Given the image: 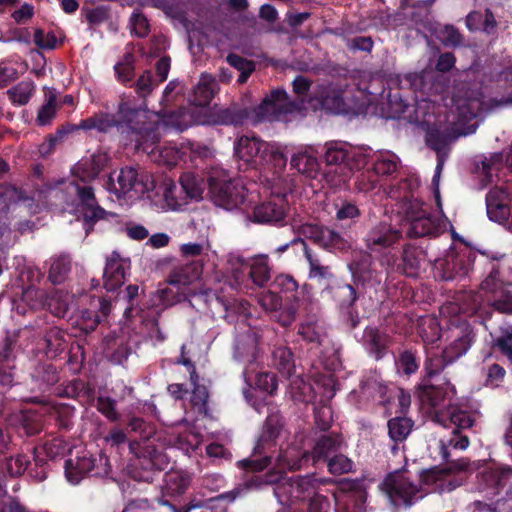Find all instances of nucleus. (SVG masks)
<instances>
[{"label":"nucleus","instance_id":"f257e3e1","mask_svg":"<svg viewBox=\"0 0 512 512\" xmlns=\"http://www.w3.org/2000/svg\"><path fill=\"white\" fill-rule=\"evenodd\" d=\"M503 258L504 255L476 252L461 241L435 260L434 271L441 281H459L469 275L474 264L489 266V275L481 283L486 301L499 312L512 313V268Z\"/></svg>","mask_w":512,"mask_h":512},{"label":"nucleus","instance_id":"f03ea898","mask_svg":"<svg viewBox=\"0 0 512 512\" xmlns=\"http://www.w3.org/2000/svg\"><path fill=\"white\" fill-rule=\"evenodd\" d=\"M159 128L160 123L151 120L145 108L136 105L123 95L120 97L114 113L98 112L82 119L79 124L65 123L58 127L52 135L61 143L67 135L80 129L96 130L102 134L116 129L124 140L135 142L138 148L142 147L146 150L159 142Z\"/></svg>","mask_w":512,"mask_h":512},{"label":"nucleus","instance_id":"7ed1b4c3","mask_svg":"<svg viewBox=\"0 0 512 512\" xmlns=\"http://www.w3.org/2000/svg\"><path fill=\"white\" fill-rule=\"evenodd\" d=\"M453 362L446 357L444 351L441 354L428 352L423 365L420 382L416 387V394L423 405L431 408L446 406V400L451 399L454 387L449 380L442 375L444 369Z\"/></svg>","mask_w":512,"mask_h":512},{"label":"nucleus","instance_id":"20e7f679","mask_svg":"<svg viewBox=\"0 0 512 512\" xmlns=\"http://www.w3.org/2000/svg\"><path fill=\"white\" fill-rule=\"evenodd\" d=\"M78 201L77 211L82 217L83 229L86 235L94 231L98 222L118 223L119 215L102 208L95 196L94 188L90 185H81L77 181L71 183Z\"/></svg>","mask_w":512,"mask_h":512},{"label":"nucleus","instance_id":"39448f33","mask_svg":"<svg viewBox=\"0 0 512 512\" xmlns=\"http://www.w3.org/2000/svg\"><path fill=\"white\" fill-rule=\"evenodd\" d=\"M301 107L302 102L291 100L284 89H275L251 109V122L255 125L265 121H283L289 114L300 111Z\"/></svg>","mask_w":512,"mask_h":512},{"label":"nucleus","instance_id":"423d86ee","mask_svg":"<svg viewBox=\"0 0 512 512\" xmlns=\"http://www.w3.org/2000/svg\"><path fill=\"white\" fill-rule=\"evenodd\" d=\"M308 461V455L296 453L294 449L281 451L275 459V465L265 474H253L245 480L248 489H262L269 485L279 484L286 470L296 471Z\"/></svg>","mask_w":512,"mask_h":512},{"label":"nucleus","instance_id":"0eeeda50","mask_svg":"<svg viewBox=\"0 0 512 512\" xmlns=\"http://www.w3.org/2000/svg\"><path fill=\"white\" fill-rule=\"evenodd\" d=\"M380 487L396 508H410L423 497L420 486L413 483L402 471L389 473Z\"/></svg>","mask_w":512,"mask_h":512},{"label":"nucleus","instance_id":"6e6552de","mask_svg":"<svg viewBox=\"0 0 512 512\" xmlns=\"http://www.w3.org/2000/svg\"><path fill=\"white\" fill-rule=\"evenodd\" d=\"M371 149L354 147L346 142H329L323 148V159L328 166H343L360 170L369 162Z\"/></svg>","mask_w":512,"mask_h":512},{"label":"nucleus","instance_id":"1a4fd4ad","mask_svg":"<svg viewBox=\"0 0 512 512\" xmlns=\"http://www.w3.org/2000/svg\"><path fill=\"white\" fill-rule=\"evenodd\" d=\"M108 186L118 199L126 196L140 198L154 189V181L148 174L139 175L135 168L124 167L119 171L116 182L112 176L109 177Z\"/></svg>","mask_w":512,"mask_h":512},{"label":"nucleus","instance_id":"9d476101","mask_svg":"<svg viewBox=\"0 0 512 512\" xmlns=\"http://www.w3.org/2000/svg\"><path fill=\"white\" fill-rule=\"evenodd\" d=\"M64 469L67 480L72 484H78L85 476L106 477L111 471L105 454L93 456L88 452H83L75 460H66Z\"/></svg>","mask_w":512,"mask_h":512},{"label":"nucleus","instance_id":"9b49d317","mask_svg":"<svg viewBox=\"0 0 512 512\" xmlns=\"http://www.w3.org/2000/svg\"><path fill=\"white\" fill-rule=\"evenodd\" d=\"M209 194L215 205L226 210H234L245 203L247 189L238 179L210 177Z\"/></svg>","mask_w":512,"mask_h":512},{"label":"nucleus","instance_id":"f8f14e48","mask_svg":"<svg viewBox=\"0 0 512 512\" xmlns=\"http://www.w3.org/2000/svg\"><path fill=\"white\" fill-rule=\"evenodd\" d=\"M406 218L409 221L407 235L411 238L437 237L443 232L440 221L433 216L424 203L414 199L406 205Z\"/></svg>","mask_w":512,"mask_h":512},{"label":"nucleus","instance_id":"ddd939ff","mask_svg":"<svg viewBox=\"0 0 512 512\" xmlns=\"http://www.w3.org/2000/svg\"><path fill=\"white\" fill-rule=\"evenodd\" d=\"M298 231L305 239L330 253H344L351 247L350 242L339 232L322 224L304 223Z\"/></svg>","mask_w":512,"mask_h":512},{"label":"nucleus","instance_id":"4468645a","mask_svg":"<svg viewBox=\"0 0 512 512\" xmlns=\"http://www.w3.org/2000/svg\"><path fill=\"white\" fill-rule=\"evenodd\" d=\"M164 487L162 490V496L158 499L161 505L168 506L171 512H189L194 508H201L203 502L201 500H191L188 504L177 507L175 503H172L166 497H179L183 495L191 483L190 476L183 471H169L164 476Z\"/></svg>","mask_w":512,"mask_h":512},{"label":"nucleus","instance_id":"2eb2a0df","mask_svg":"<svg viewBox=\"0 0 512 512\" xmlns=\"http://www.w3.org/2000/svg\"><path fill=\"white\" fill-rule=\"evenodd\" d=\"M424 259L425 251L422 248L407 244L403 247L400 259L395 254L382 255L380 264L386 267L388 273L397 272L407 277H417Z\"/></svg>","mask_w":512,"mask_h":512},{"label":"nucleus","instance_id":"dca6fc26","mask_svg":"<svg viewBox=\"0 0 512 512\" xmlns=\"http://www.w3.org/2000/svg\"><path fill=\"white\" fill-rule=\"evenodd\" d=\"M450 328L453 340L443 351L446 357L453 363L465 355L472 345L476 342L477 333L474 327L466 320L460 318L451 321Z\"/></svg>","mask_w":512,"mask_h":512},{"label":"nucleus","instance_id":"f3484780","mask_svg":"<svg viewBox=\"0 0 512 512\" xmlns=\"http://www.w3.org/2000/svg\"><path fill=\"white\" fill-rule=\"evenodd\" d=\"M355 285L362 287H376L382 282L381 272L375 269L372 255L369 252L359 251L353 254L348 263Z\"/></svg>","mask_w":512,"mask_h":512},{"label":"nucleus","instance_id":"a211bd4d","mask_svg":"<svg viewBox=\"0 0 512 512\" xmlns=\"http://www.w3.org/2000/svg\"><path fill=\"white\" fill-rule=\"evenodd\" d=\"M288 207L284 198L270 199L254 206L247 218L257 224L284 226Z\"/></svg>","mask_w":512,"mask_h":512},{"label":"nucleus","instance_id":"6ab92c4d","mask_svg":"<svg viewBox=\"0 0 512 512\" xmlns=\"http://www.w3.org/2000/svg\"><path fill=\"white\" fill-rule=\"evenodd\" d=\"M17 340L6 335L0 342V390H10L16 384Z\"/></svg>","mask_w":512,"mask_h":512},{"label":"nucleus","instance_id":"aec40b11","mask_svg":"<svg viewBox=\"0 0 512 512\" xmlns=\"http://www.w3.org/2000/svg\"><path fill=\"white\" fill-rule=\"evenodd\" d=\"M282 483L278 484L275 493L277 495H286L287 501H304L309 499L316 490V480L313 476H292L283 478Z\"/></svg>","mask_w":512,"mask_h":512},{"label":"nucleus","instance_id":"412c9836","mask_svg":"<svg viewBox=\"0 0 512 512\" xmlns=\"http://www.w3.org/2000/svg\"><path fill=\"white\" fill-rule=\"evenodd\" d=\"M366 353L374 360H382L393 343V338L379 326L369 325L359 340Z\"/></svg>","mask_w":512,"mask_h":512},{"label":"nucleus","instance_id":"4be33fe9","mask_svg":"<svg viewBox=\"0 0 512 512\" xmlns=\"http://www.w3.org/2000/svg\"><path fill=\"white\" fill-rule=\"evenodd\" d=\"M293 449L296 451V453L308 455V461L303 464V466H305L310 461V459H312L314 463H319L320 461H328L340 451H344L346 449V443L340 433L332 432L321 435L316 440L311 453L302 452L295 448Z\"/></svg>","mask_w":512,"mask_h":512},{"label":"nucleus","instance_id":"5701e85b","mask_svg":"<svg viewBox=\"0 0 512 512\" xmlns=\"http://www.w3.org/2000/svg\"><path fill=\"white\" fill-rule=\"evenodd\" d=\"M402 238V232L390 224L380 223L373 227L365 237V245L373 253L388 250L386 255H392L391 249Z\"/></svg>","mask_w":512,"mask_h":512},{"label":"nucleus","instance_id":"b1692460","mask_svg":"<svg viewBox=\"0 0 512 512\" xmlns=\"http://www.w3.org/2000/svg\"><path fill=\"white\" fill-rule=\"evenodd\" d=\"M235 155L246 164H258L267 159L269 144L256 136H241L234 147Z\"/></svg>","mask_w":512,"mask_h":512},{"label":"nucleus","instance_id":"393cba45","mask_svg":"<svg viewBox=\"0 0 512 512\" xmlns=\"http://www.w3.org/2000/svg\"><path fill=\"white\" fill-rule=\"evenodd\" d=\"M238 262L241 264V268L233 270V276L237 283L244 281V270H247L252 282L259 287L265 286L270 280L271 268L268 256L260 255L254 258L251 264L246 263L242 258H238Z\"/></svg>","mask_w":512,"mask_h":512},{"label":"nucleus","instance_id":"a878e982","mask_svg":"<svg viewBox=\"0 0 512 512\" xmlns=\"http://www.w3.org/2000/svg\"><path fill=\"white\" fill-rule=\"evenodd\" d=\"M485 200L488 218L505 227L511 211L508 192L495 186L488 191Z\"/></svg>","mask_w":512,"mask_h":512},{"label":"nucleus","instance_id":"bb28decb","mask_svg":"<svg viewBox=\"0 0 512 512\" xmlns=\"http://www.w3.org/2000/svg\"><path fill=\"white\" fill-rule=\"evenodd\" d=\"M90 308L83 309L77 320L78 327L85 333L94 331L102 319L106 318L111 312L110 300L98 297L91 301Z\"/></svg>","mask_w":512,"mask_h":512},{"label":"nucleus","instance_id":"cd10ccee","mask_svg":"<svg viewBox=\"0 0 512 512\" xmlns=\"http://www.w3.org/2000/svg\"><path fill=\"white\" fill-rule=\"evenodd\" d=\"M283 428V422L278 414H271L266 418L262 432L255 444V452L275 453L277 439Z\"/></svg>","mask_w":512,"mask_h":512},{"label":"nucleus","instance_id":"c85d7f7f","mask_svg":"<svg viewBox=\"0 0 512 512\" xmlns=\"http://www.w3.org/2000/svg\"><path fill=\"white\" fill-rule=\"evenodd\" d=\"M56 391L58 396L74 399L82 406H90L95 401V387L80 378L73 379L66 385L57 387Z\"/></svg>","mask_w":512,"mask_h":512},{"label":"nucleus","instance_id":"c756f323","mask_svg":"<svg viewBox=\"0 0 512 512\" xmlns=\"http://www.w3.org/2000/svg\"><path fill=\"white\" fill-rule=\"evenodd\" d=\"M107 162L106 154H93L90 158L78 162L72 169V173L80 182L87 184L99 176Z\"/></svg>","mask_w":512,"mask_h":512},{"label":"nucleus","instance_id":"7c9ffc66","mask_svg":"<svg viewBox=\"0 0 512 512\" xmlns=\"http://www.w3.org/2000/svg\"><path fill=\"white\" fill-rule=\"evenodd\" d=\"M44 414L36 409L22 410L17 417V433L21 438H33L44 429Z\"/></svg>","mask_w":512,"mask_h":512},{"label":"nucleus","instance_id":"2f4dec72","mask_svg":"<svg viewBox=\"0 0 512 512\" xmlns=\"http://www.w3.org/2000/svg\"><path fill=\"white\" fill-rule=\"evenodd\" d=\"M457 312L465 317L481 316L486 311L485 299L480 291H464L457 298Z\"/></svg>","mask_w":512,"mask_h":512},{"label":"nucleus","instance_id":"473e14b6","mask_svg":"<svg viewBox=\"0 0 512 512\" xmlns=\"http://www.w3.org/2000/svg\"><path fill=\"white\" fill-rule=\"evenodd\" d=\"M247 120H251V109L231 104L229 107L219 109L212 114V121L217 125H243Z\"/></svg>","mask_w":512,"mask_h":512},{"label":"nucleus","instance_id":"72a5a7b5","mask_svg":"<svg viewBox=\"0 0 512 512\" xmlns=\"http://www.w3.org/2000/svg\"><path fill=\"white\" fill-rule=\"evenodd\" d=\"M218 90L216 79L209 74H202L200 80L193 90L191 103L198 107L208 106Z\"/></svg>","mask_w":512,"mask_h":512},{"label":"nucleus","instance_id":"f704fd0d","mask_svg":"<svg viewBox=\"0 0 512 512\" xmlns=\"http://www.w3.org/2000/svg\"><path fill=\"white\" fill-rule=\"evenodd\" d=\"M413 426V420L405 416H396L388 420V435L394 443L391 448L394 455L397 454L399 450L398 444L407 439L413 429Z\"/></svg>","mask_w":512,"mask_h":512},{"label":"nucleus","instance_id":"c9c22d12","mask_svg":"<svg viewBox=\"0 0 512 512\" xmlns=\"http://www.w3.org/2000/svg\"><path fill=\"white\" fill-rule=\"evenodd\" d=\"M290 166L298 173L309 178H315L319 171V161L311 150H299L292 154Z\"/></svg>","mask_w":512,"mask_h":512},{"label":"nucleus","instance_id":"e433bc0d","mask_svg":"<svg viewBox=\"0 0 512 512\" xmlns=\"http://www.w3.org/2000/svg\"><path fill=\"white\" fill-rule=\"evenodd\" d=\"M103 286L107 291H116L125 281V270L123 263L118 259V254L107 260L103 271Z\"/></svg>","mask_w":512,"mask_h":512},{"label":"nucleus","instance_id":"4c0bfd02","mask_svg":"<svg viewBox=\"0 0 512 512\" xmlns=\"http://www.w3.org/2000/svg\"><path fill=\"white\" fill-rule=\"evenodd\" d=\"M467 29L470 32L482 31L488 35L493 34L497 27V21L491 9L481 11H471L465 20Z\"/></svg>","mask_w":512,"mask_h":512},{"label":"nucleus","instance_id":"58836bf2","mask_svg":"<svg viewBox=\"0 0 512 512\" xmlns=\"http://www.w3.org/2000/svg\"><path fill=\"white\" fill-rule=\"evenodd\" d=\"M59 380L60 371L51 363H39L32 373V381L42 392L49 391Z\"/></svg>","mask_w":512,"mask_h":512},{"label":"nucleus","instance_id":"ea45409f","mask_svg":"<svg viewBox=\"0 0 512 512\" xmlns=\"http://www.w3.org/2000/svg\"><path fill=\"white\" fill-rule=\"evenodd\" d=\"M45 353L48 358H57L66 351L69 344L67 334L60 328L50 327L44 334Z\"/></svg>","mask_w":512,"mask_h":512},{"label":"nucleus","instance_id":"a19ab883","mask_svg":"<svg viewBox=\"0 0 512 512\" xmlns=\"http://www.w3.org/2000/svg\"><path fill=\"white\" fill-rule=\"evenodd\" d=\"M169 465L167 455L152 446L143 448L141 455L138 456L137 466L146 471H163Z\"/></svg>","mask_w":512,"mask_h":512},{"label":"nucleus","instance_id":"79ce46f5","mask_svg":"<svg viewBox=\"0 0 512 512\" xmlns=\"http://www.w3.org/2000/svg\"><path fill=\"white\" fill-rule=\"evenodd\" d=\"M478 477L481 484L496 490V493H498L512 478V468H488L482 471Z\"/></svg>","mask_w":512,"mask_h":512},{"label":"nucleus","instance_id":"37998d69","mask_svg":"<svg viewBox=\"0 0 512 512\" xmlns=\"http://www.w3.org/2000/svg\"><path fill=\"white\" fill-rule=\"evenodd\" d=\"M188 297L189 293L187 291L176 288L175 285L168 284L166 288L157 290V300L153 302L152 308L161 309L162 313L165 308L186 301Z\"/></svg>","mask_w":512,"mask_h":512},{"label":"nucleus","instance_id":"c03bdc74","mask_svg":"<svg viewBox=\"0 0 512 512\" xmlns=\"http://www.w3.org/2000/svg\"><path fill=\"white\" fill-rule=\"evenodd\" d=\"M274 454L275 453H256L254 447L251 456L239 460L237 467L246 473H260L271 467Z\"/></svg>","mask_w":512,"mask_h":512},{"label":"nucleus","instance_id":"a18cd8bd","mask_svg":"<svg viewBox=\"0 0 512 512\" xmlns=\"http://www.w3.org/2000/svg\"><path fill=\"white\" fill-rule=\"evenodd\" d=\"M270 286L274 289V292L279 293L285 301L289 303L298 301V283L291 275H277Z\"/></svg>","mask_w":512,"mask_h":512},{"label":"nucleus","instance_id":"49530a36","mask_svg":"<svg viewBox=\"0 0 512 512\" xmlns=\"http://www.w3.org/2000/svg\"><path fill=\"white\" fill-rule=\"evenodd\" d=\"M272 361L278 372L289 378L295 371L294 355L287 346H277L272 351Z\"/></svg>","mask_w":512,"mask_h":512},{"label":"nucleus","instance_id":"de8ad7c7","mask_svg":"<svg viewBox=\"0 0 512 512\" xmlns=\"http://www.w3.org/2000/svg\"><path fill=\"white\" fill-rule=\"evenodd\" d=\"M199 273L191 266H185L174 269L169 277L168 284L175 285L176 288L185 290L191 295L190 285L198 279Z\"/></svg>","mask_w":512,"mask_h":512},{"label":"nucleus","instance_id":"09e8293b","mask_svg":"<svg viewBox=\"0 0 512 512\" xmlns=\"http://www.w3.org/2000/svg\"><path fill=\"white\" fill-rule=\"evenodd\" d=\"M125 428L128 435L143 441L149 440L156 432L154 424L142 417L136 416H132L127 420Z\"/></svg>","mask_w":512,"mask_h":512},{"label":"nucleus","instance_id":"8fccbe9b","mask_svg":"<svg viewBox=\"0 0 512 512\" xmlns=\"http://www.w3.org/2000/svg\"><path fill=\"white\" fill-rule=\"evenodd\" d=\"M70 270L71 261L67 255L53 257L51 258L48 279L54 285L61 284L66 280Z\"/></svg>","mask_w":512,"mask_h":512},{"label":"nucleus","instance_id":"3c124183","mask_svg":"<svg viewBox=\"0 0 512 512\" xmlns=\"http://www.w3.org/2000/svg\"><path fill=\"white\" fill-rule=\"evenodd\" d=\"M399 166V159L394 153L379 154L372 162V171L379 178L395 173Z\"/></svg>","mask_w":512,"mask_h":512},{"label":"nucleus","instance_id":"603ef678","mask_svg":"<svg viewBox=\"0 0 512 512\" xmlns=\"http://www.w3.org/2000/svg\"><path fill=\"white\" fill-rule=\"evenodd\" d=\"M34 92L32 81H21L6 91V94L14 106L26 105Z\"/></svg>","mask_w":512,"mask_h":512},{"label":"nucleus","instance_id":"864d4df0","mask_svg":"<svg viewBox=\"0 0 512 512\" xmlns=\"http://www.w3.org/2000/svg\"><path fill=\"white\" fill-rule=\"evenodd\" d=\"M483 374L485 377L484 386L495 389L501 387L505 382L506 370L498 363L484 362Z\"/></svg>","mask_w":512,"mask_h":512},{"label":"nucleus","instance_id":"5fc2aeb1","mask_svg":"<svg viewBox=\"0 0 512 512\" xmlns=\"http://www.w3.org/2000/svg\"><path fill=\"white\" fill-rule=\"evenodd\" d=\"M298 334L308 343L320 345L325 336V329L316 320H307L299 325Z\"/></svg>","mask_w":512,"mask_h":512},{"label":"nucleus","instance_id":"6e6d98bb","mask_svg":"<svg viewBox=\"0 0 512 512\" xmlns=\"http://www.w3.org/2000/svg\"><path fill=\"white\" fill-rule=\"evenodd\" d=\"M396 365L405 375L415 374L420 367V357L415 348H407L399 353Z\"/></svg>","mask_w":512,"mask_h":512},{"label":"nucleus","instance_id":"4d7b16f0","mask_svg":"<svg viewBox=\"0 0 512 512\" xmlns=\"http://www.w3.org/2000/svg\"><path fill=\"white\" fill-rule=\"evenodd\" d=\"M492 347L512 364V326L499 328L498 333L493 336Z\"/></svg>","mask_w":512,"mask_h":512},{"label":"nucleus","instance_id":"13d9d810","mask_svg":"<svg viewBox=\"0 0 512 512\" xmlns=\"http://www.w3.org/2000/svg\"><path fill=\"white\" fill-rule=\"evenodd\" d=\"M161 316V309L149 308L145 313L141 314L139 318L145 323L149 335L155 338L158 342H163L166 335L162 332L159 326V318Z\"/></svg>","mask_w":512,"mask_h":512},{"label":"nucleus","instance_id":"bf43d9fd","mask_svg":"<svg viewBox=\"0 0 512 512\" xmlns=\"http://www.w3.org/2000/svg\"><path fill=\"white\" fill-rule=\"evenodd\" d=\"M30 458L24 453H19L15 456L5 458L3 463V470L10 477L22 476L29 468Z\"/></svg>","mask_w":512,"mask_h":512},{"label":"nucleus","instance_id":"052dcab7","mask_svg":"<svg viewBox=\"0 0 512 512\" xmlns=\"http://www.w3.org/2000/svg\"><path fill=\"white\" fill-rule=\"evenodd\" d=\"M114 71L117 80L125 85L130 86L135 77V66H134V57L130 53H126L124 55V59L121 62H118L114 66Z\"/></svg>","mask_w":512,"mask_h":512},{"label":"nucleus","instance_id":"680f3d73","mask_svg":"<svg viewBox=\"0 0 512 512\" xmlns=\"http://www.w3.org/2000/svg\"><path fill=\"white\" fill-rule=\"evenodd\" d=\"M469 438L467 435L461 434L459 430H453L452 436L447 440V442L441 440L440 441V454L442 459L445 462H449L450 459V448L465 450L469 446Z\"/></svg>","mask_w":512,"mask_h":512},{"label":"nucleus","instance_id":"e2e57ef3","mask_svg":"<svg viewBox=\"0 0 512 512\" xmlns=\"http://www.w3.org/2000/svg\"><path fill=\"white\" fill-rule=\"evenodd\" d=\"M414 188V181L410 178H403L399 180L396 184H390L386 188V193L388 197L396 200H404L406 201L404 207L412 201L410 199L411 192Z\"/></svg>","mask_w":512,"mask_h":512},{"label":"nucleus","instance_id":"0e129e2a","mask_svg":"<svg viewBox=\"0 0 512 512\" xmlns=\"http://www.w3.org/2000/svg\"><path fill=\"white\" fill-rule=\"evenodd\" d=\"M200 378L196 381H191L193 390L191 393V404L198 410L199 413L208 414V399L209 391L206 385L201 384Z\"/></svg>","mask_w":512,"mask_h":512},{"label":"nucleus","instance_id":"69168bd1","mask_svg":"<svg viewBox=\"0 0 512 512\" xmlns=\"http://www.w3.org/2000/svg\"><path fill=\"white\" fill-rule=\"evenodd\" d=\"M75 408L61 404L54 408L55 424L60 431H70L74 425Z\"/></svg>","mask_w":512,"mask_h":512},{"label":"nucleus","instance_id":"338daca9","mask_svg":"<svg viewBox=\"0 0 512 512\" xmlns=\"http://www.w3.org/2000/svg\"><path fill=\"white\" fill-rule=\"evenodd\" d=\"M180 192H184L186 198H201L203 189L198 178L191 172H185L180 177Z\"/></svg>","mask_w":512,"mask_h":512},{"label":"nucleus","instance_id":"774afa93","mask_svg":"<svg viewBox=\"0 0 512 512\" xmlns=\"http://www.w3.org/2000/svg\"><path fill=\"white\" fill-rule=\"evenodd\" d=\"M43 450L51 460L63 457L71 450L69 443L61 436H54L46 440L43 444Z\"/></svg>","mask_w":512,"mask_h":512}]
</instances>
